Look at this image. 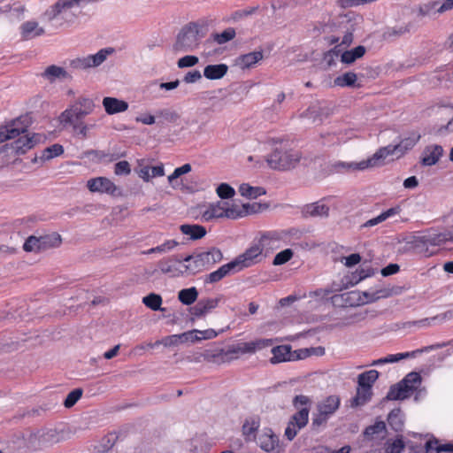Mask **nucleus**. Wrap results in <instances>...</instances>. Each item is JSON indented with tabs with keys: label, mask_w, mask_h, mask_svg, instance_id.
I'll return each instance as SVG.
<instances>
[{
	"label": "nucleus",
	"mask_w": 453,
	"mask_h": 453,
	"mask_svg": "<svg viewBox=\"0 0 453 453\" xmlns=\"http://www.w3.org/2000/svg\"><path fill=\"white\" fill-rule=\"evenodd\" d=\"M73 436V431L65 425L38 430L30 436V444L35 449L52 447L67 441Z\"/></svg>",
	"instance_id": "nucleus-4"
},
{
	"label": "nucleus",
	"mask_w": 453,
	"mask_h": 453,
	"mask_svg": "<svg viewBox=\"0 0 453 453\" xmlns=\"http://www.w3.org/2000/svg\"><path fill=\"white\" fill-rule=\"evenodd\" d=\"M222 300V296L214 298H206L200 300L195 306L190 309V313L194 317L201 318L217 308Z\"/></svg>",
	"instance_id": "nucleus-22"
},
{
	"label": "nucleus",
	"mask_w": 453,
	"mask_h": 453,
	"mask_svg": "<svg viewBox=\"0 0 453 453\" xmlns=\"http://www.w3.org/2000/svg\"><path fill=\"white\" fill-rule=\"evenodd\" d=\"M118 439V436L116 433H109L106 435H104L101 441H99L98 445L96 447L98 452H106L110 449L113 447L116 441Z\"/></svg>",
	"instance_id": "nucleus-53"
},
{
	"label": "nucleus",
	"mask_w": 453,
	"mask_h": 453,
	"mask_svg": "<svg viewBox=\"0 0 453 453\" xmlns=\"http://www.w3.org/2000/svg\"><path fill=\"white\" fill-rule=\"evenodd\" d=\"M372 389L368 387L358 386L357 395L353 399V404L356 406L363 405L372 397Z\"/></svg>",
	"instance_id": "nucleus-51"
},
{
	"label": "nucleus",
	"mask_w": 453,
	"mask_h": 453,
	"mask_svg": "<svg viewBox=\"0 0 453 453\" xmlns=\"http://www.w3.org/2000/svg\"><path fill=\"white\" fill-rule=\"evenodd\" d=\"M365 53L364 46H357L349 50H342L338 55L341 56V61L344 64L349 65L354 63L357 59L362 58Z\"/></svg>",
	"instance_id": "nucleus-36"
},
{
	"label": "nucleus",
	"mask_w": 453,
	"mask_h": 453,
	"mask_svg": "<svg viewBox=\"0 0 453 453\" xmlns=\"http://www.w3.org/2000/svg\"><path fill=\"white\" fill-rule=\"evenodd\" d=\"M400 211H401V209L399 206L390 208V209L381 212L377 217L367 220L365 223H364L363 226L364 227L374 226L380 223H382L383 221L387 220L388 219L399 214Z\"/></svg>",
	"instance_id": "nucleus-37"
},
{
	"label": "nucleus",
	"mask_w": 453,
	"mask_h": 453,
	"mask_svg": "<svg viewBox=\"0 0 453 453\" xmlns=\"http://www.w3.org/2000/svg\"><path fill=\"white\" fill-rule=\"evenodd\" d=\"M179 246V242L173 239L165 240L160 245L156 246L157 253L165 254L174 250Z\"/></svg>",
	"instance_id": "nucleus-64"
},
{
	"label": "nucleus",
	"mask_w": 453,
	"mask_h": 453,
	"mask_svg": "<svg viewBox=\"0 0 453 453\" xmlns=\"http://www.w3.org/2000/svg\"><path fill=\"white\" fill-rule=\"evenodd\" d=\"M415 433L410 434V439L407 440L405 445L412 453H423L424 451V441H420L413 437Z\"/></svg>",
	"instance_id": "nucleus-61"
},
{
	"label": "nucleus",
	"mask_w": 453,
	"mask_h": 453,
	"mask_svg": "<svg viewBox=\"0 0 453 453\" xmlns=\"http://www.w3.org/2000/svg\"><path fill=\"white\" fill-rule=\"evenodd\" d=\"M324 353L325 349L321 347L300 349L291 351V361L304 359L312 355L322 356Z\"/></svg>",
	"instance_id": "nucleus-42"
},
{
	"label": "nucleus",
	"mask_w": 453,
	"mask_h": 453,
	"mask_svg": "<svg viewBox=\"0 0 453 453\" xmlns=\"http://www.w3.org/2000/svg\"><path fill=\"white\" fill-rule=\"evenodd\" d=\"M257 443L261 449L265 452H276L280 449L279 438L271 428L262 430L258 436Z\"/></svg>",
	"instance_id": "nucleus-19"
},
{
	"label": "nucleus",
	"mask_w": 453,
	"mask_h": 453,
	"mask_svg": "<svg viewBox=\"0 0 453 453\" xmlns=\"http://www.w3.org/2000/svg\"><path fill=\"white\" fill-rule=\"evenodd\" d=\"M183 277L195 275L203 270L197 254L189 255L182 258Z\"/></svg>",
	"instance_id": "nucleus-28"
},
{
	"label": "nucleus",
	"mask_w": 453,
	"mask_h": 453,
	"mask_svg": "<svg viewBox=\"0 0 453 453\" xmlns=\"http://www.w3.org/2000/svg\"><path fill=\"white\" fill-rule=\"evenodd\" d=\"M22 35L26 39H32L36 36H40L44 34V29L39 27L35 21H27L22 27Z\"/></svg>",
	"instance_id": "nucleus-40"
},
{
	"label": "nucleus",
	"mask_w": 453,
	"mask_h": 453,
	"mask_svg": "<svg viewBox=\"0 0 453 453\" xmlns=\"http://www.w3.org/2000/svg\"><path fill=\"white\" fill-rule=\"evenodd\" d=\"M102 105L108 115L122 113L128 109L127 102L112 96L104 97Z\"/></svg>",
	"instance_id": "nucleus-23"
},
{
	"label": "nucleus",
	"mask_w": 453,
	"mask_h": 453,
	"mask_svg": "<svg viewBox=\"0 0 453 453\" xmlns=\"http://www.w3.org/2000/svg\"><path fill=\"white\" fill-rule=\"evenodd\" d=\"M238 191L243 197L249 199H256L265 194V190L262 187H253L248 183H242L239 186Z\"/></svg>",
	"instance_id": "nucleus-39"
},
{
	"label": "nucleus",
	"mask_w": 453,
	"mask_h": 453,
	"mask_svg": "<svg viewBox=\"0 0 453 453\" xmlns=\"http://www.w3.org/2000/svg\"><path fill=\"white\" fill-rule=\"evenodd\" d=\"M162 297L159 295L154 293L149 294L142 298V303L152 311L162 310Z\"/></svg>",
	"instance_id": "nucleus-54"
},
{
	"label": "nucleus",
	"mask_w": 453,
	"mask_h": 453,
	"mask_svg": "<svg viewBox=\"0 0 453 453\" xmlns=\"http://www.w3.org/2000/svg\"><path fill=\"white\" fill-rule=\"evenodd\" d=\"M419 139L418 135L413 134L401 141L397 145H388L380 149L371 157L359 162L341 163L340 165L347 172L364 171L368 168L377 167L382 165L383 160L389 155L399 157L405 151L415 146Z\"/></svg>",
	"instance_id": "nucleus-2"
},
{
	"label": "nucleus",
	"mask_w": 453,
	"mask_h": 453,
	"mask_svg": "<svg viewBox=\"0 0 453 453\" xmlns=\"http://www.w3.org/2000/svg\"><path fill=\"white\" fill-rule=\"evenodd\" d=\"M196 254L203 269L220 262L223 258L222 252L216 248Z\"/></svg>",
	"instance_id": "nucleus-27"
},
{
	"label": "nucleus",
	"mask_w": 453,
	"mask_h": 453,
	"mask_svg": "<svg viewBox=\"0 0 453 453\" xmlns=\"http://www.w3.org/2000/svg\"><path fill=\"white\" fill-rule=\"evenodd\" d=\"M257 203H241L234 201H216L202 205V220L210 222L220 219H239L257 211Z\"/></svg>",
	"instance_id": "nucleus-1"
},
{
	"label": "nucleus",
	"mask_w": 453,
	"mask_h": 453,
	"mask_svg": "<svg viewBox=\"0 0 453 453\" xmlns=\"http://www.w3.org/2000/svg\"><path fill=\"white\" fill-rule=\"evenodd\" d=\"M423 351V349H416L411 352L390 354L385 357L379 358L380 364L382 365L386 364L395 363L405 358L415 357L418 354L422 353Z\"/></svg>",
	"instance_id": "nucleus-43"
},
{
	"label": "nucleus",
	"mask_w": 453,
	"mask_h": 453,
	"mask_svg": "<svg viewBox=\"0 0 453 453\" xmlns=\"http://www.w3.org/2000/svg\"><path fill=\"white\" fill-rule=\"evenodd\" d=\"M340 406V398L337 395H330L319 404L320 415L328 416L333 414Z\"/></svg>",
	"instance_id": "nucleus-31"
},
{
	"label": "nucleus",
	"mask_w": 453,
	"mask_h": 453,
	"mask_svg": "<svg viewBox=\"0 0 453 453\" xmlns=\"http://www.w3.org/2000/svg\"><path fill=\"white\" fill-rule=\"evenodd\" d=\"M95 109L96 104L92 98L81 96L59 115L58 120L66 127L67 124L82 120L86 116L92 114Z\"/></svg>",
	"instance_id": "nucleus-5"
},
{
	"label": "nucleus",
	"mask_w": 453,
	"mask_h": 453,
	"mask_svg": "<svg viewBox=\"0 0 453 453\" xmlns=\"http://www.w3.org/2000/svg\"><path fill=\"white\" fill-rule=\"evenodd\" d=\"M87 188L92 193L117 195L118 187L106 177H96L88 180Z\"/></svg>",
	"instance_id": "nucleus-17"
},
{
	"label": "nucleus",
	"mask_w": 453,
	"mask_h": 453,
	"mask_svg": "<svg viewBox=\"0 0 453 453\" xmlns=\"http://www.w3.org/2000/svg\"><path fill=\"white\" fill-rule=\"evenodd\" d=\"M191 165L189 164H184L183 165L177 167L174 169L173 173L170 174L167 178L169 184L174 189L180 188V182L179 179L186 173L191 172Z\"/></svg>",
	"instance_id": "nucleus-41"
},
{
	"label": "nucleus",
	"mask_w": 453,
	"mask_h": 453,
	"mask_svg": "<svg viewBox=\"0 0 453 453\" xmlns=\"http://www.w3.org/2000/svg\"><path fill=\"white\" fill-rule=\"evenodd\" d=\"M388 421L395 431H401L404 425V415L401 410L395 409L388 414Z\"/></svg>",
	"instance_id": "nucleus-46"
},
{
	"label": "nucleus",
	"mask_w": 453,
	"mask_h": 453,
	"mask_svg": "<svg viewBox=\"0 0 453 453\" xmlns=\"http://www.w3.org/2000/svg\"><path fill=\"white\" fill-rule=\"evenodd\" d=\"M180 232L189 236V239L191 240H198L205 236L206 234V229L204 226L200 225H190V224H184L180 226Z\"/></svg>",
	"instance_id": "nucleus-34"
},
{
	"label": "nucleus",
	"mask_w": 453,
	"mask_h": 453,
	"mask_svg": "<svg viewBox=\"0 0 453 453\" xmlns=\"http://www.w3.org/2000/svg\"><path fill=\"white\" fill-rule=\"evenodd\" d=\"M228 71L226 64L208 65L203 69V75L208 80H219L223 78Z\"/></svg>",
	"instance_id": "nucleus-32"
},
{
	"label": "nucleus",
	"mask_w": 453,
	"mask_h": 453,
	"mask_svg": "<svg viewBox=\"0 0 453 453\" xmlns=\"http://www.w3.org/2000/svg\"><path fill=\"white\" fill-rule=\"evenodd\" d=\"M357 81V74L353 72L345 73L334 80V84L338 87H351Z\"/></svg>",
	"instance_id": "nucleus-55"
},
{
	"label": "nucleus",
	"mask_w": 453,
	"mask_h": 453,
	"mask_svg": "<svg viewBox=\"0 0 453 453\" xmlns=\"http://www.w3.org/2000/svg\"><path fill=\"white\" fill-rule=\"evenodd\" d=\"M271 363L278 364L291 361V348L288 345H280L272 349Z\"/></svg>",
	"instance_id": "nucleus-33"
},
{
	"label": "nucleus",
	"mask_w": 453,
	"mask_h": 453,
	"mask_svg": "<svg viewBox=\"0 0 453 453\" xmlns=\"http://www.w3.org/2000/svg\"><path fill=\"white\" fill-rule=\"evenodd\" d=\"M227 353L233 355L254 354V349L251 347L250 342H239L231 346Z\"/></svg>",
	"instance_id": "nucleus-56"
},
{
	"label": "nucleus",
	"mask_w": 453,
	"mask_h": 453,
	"mask_svg": "<svg viewBox=\"0 0 453 453\" xmlns=\"http://www.w3.org/2000/svg\"><path fill=\"white\" fill-rule=\"evenodd\" d=\"M258 7H248L242 10H236L233 12L230 16L227 18V21L236 23L239 22L245 18L251 16L257 11Z\"/></svg>",
	"instance_id": "nucleus-52"
},
{
	"label": "nucleus",
	"mask_w": 453,
	"mask_h": 453,
	"mask_svg": "<svg viewBox=\"0 0 453 453\" xmlns=\"http://www.w3.org/2000/svg\"><path fill=\"white\" fill-rule=\"evenodd\" d=\"M420 384V374L415 372H410L402 381L391 387L387 397L389 400H404L410 397Z\"/></svg>",
	"instance_id": "nucleus-9"
},
{
	"label": "nucleus",
	"mask_w": 453,
	"mask_h": 453,
	"mask_svg": "<svg viewBox=\"0 0 453 453\" xmlns=\"http://www.w3.org/2000/svg\"><path fill=\"white\" fill-rule=\"evenodd\" d=\"M287 234L283 231H270L263 234L257 241L266 253L280 248L286 243Z\"/></svg>",
	"instance_id": "nucleus-13"
},
{
	"label": "nucleus",
	"mask_w": 453,
	"mask_h": 453,
	"mask_svg": "<svg viewBox=\"0 0 453 453\" xmlns=\"http://www.w3.org/2000/svg\"><path fill=\"white\" fill-rule=\"evenodd\" d=\"M135 172L139 178L145 182H150L153 178L162 177L165 175V168L163 164L156 166H150L144 163L143 160L138 162Z\"/></svg>",
	"instance_id": "nucleus-20"
},
{
	"label": "nucleus",
	"mask_w": 453,
	"mask_h": 453,
	"mask_svg": "<svg viewBox=\"0 0 453 453\" xmlns=\"http://www.w3.org/2000/svg\"><path fill=\"white\" fill-rule=\"evenodd\" d=\"M197 297L198 291L195 287L181 289L178 293L179 301L185 305H190L194 303L196 301Z\"/></svg>",
	"instance_id": "nucleus-45"
},
{
	"label": "nucleus",
	"mask_w": 453,
	"mask_h": 453,
	"mask_svg": "<svg viewBox=\"0 0 453 453\" xmlns=\"http://www.w3.org/2000/svg\"><path fill=\"white\" fill-rule=\"evenodd\" d=\"M158 268L161 273L168 274L171 277H183L182 259L178 256L164 257L158 262Z\"/></svg>",
	"instance_id": "nucleus-16"
},
{
	"label": "nucleus",
	"mask_w": 453,
	"mask_h": 453,
	"mask_svg": "<svg viewBox=\"0 0 453 453\" xmlns=\"http://www.w3.org/2000/svg\"><path fill=\"white\" fill-rule=\"evenodd\" d=\"M203 37L200 26L189 23L179 32L173 49L176 53L193 51L198 48Z\"/></svg>",
	"instance_id": "nucleus-7"
},
{
	"label": "nucleus",
	"mask_w": 453,
	"mask_h": 453,
	"mask_svg": "<svg viewBox=\"0 0 453 453\" xmlns=\"http://www.w3.org/2000/svg\"><path fill=\"white\" fill-rule=\"evenodd\" d=\"M40 238L42 242L41 247H42V250H46L51 248H57L62 242L61 236L57 233H51L49 234L42 235L40 236Z\"/></svg>",
	"instance_id": "nucleus-48"
},
{
	"label": "nucleus",
	"mask_w": 453,
	"mask_h": 453,
	"mask_svg": "<svg viewBox=\"0 0 453 453\" xmlns=\"http://www.w3.org/2000/svg\"><path fill=\"white\" fill-rule=\"evenodd\" d=\"M413 437L424 441L423 453H453V443H441L439 440L430 434H414Z\"/></svg>",
	"instance_id": "nucleus-14"
},
{
	"label": "nucleus",
	"mask_w": 453,
	"mask_h": 453,
	"mask_svg": "<svg viewBox=\"0 0 453 453\" xmlns=\"http://www.w3.org/2000/svg\"><path fill=\"white\" fill-rule=\"evenodd\" d=\"M26 130V123L22 118H18L0 127V143L7 140L16 139Z\"/></svg>",
	"instance_id": "nucleus-18"
},
{
	"label": "nucleus",
	"mask_w": 453,
	"mask_h": 453,
	"mask_svg": "<svg viewBox=\"0 0 453 453\" xmlns=\"http://www.w3.org/2000/svg\"><path fill=\"white\" fill-rule=\"evenodd\" d=\"M388 292L384 289L377 290L375 292H350L349 293V299L353 303L352 304L361 305L367 303L374 302L380 298L387 297Z\"/></svg>",
	"instance_id": "nucleus-21"
},
{
	"label": "nucleus",
	"mask_w": 453,
	"mask_h": 453,
	"mask_svg": "<svg viewBox=\"0 0 453 453\" xmlns=\"http://www.w3.org/2000/svg\"><path fill=\"white\" fill-rule=\"evenodd\" d=\"M179 334H172L157 341L153 346L164 345L165 347H173L181 344Z\"/></svg>",
	"instance_id": "nucleus-62"
},
{
	"label": "nucleus",
	"mask_w": 453,
	"mask_h": 453,
	"mask_svg": "<svg viewBox=\"0 0 453 453\" xmlns=\"http://www.w3.org/2000/svg\"><path fill=\"white\" fill-rule=\"evenodd\" d=\"M405 442L402 437L388 439L384 445L385 453H402L405 448Z\"/></svg>",
	"instance_id": "nucleus-49"
},
{
	"label": "nucleus",
	"mask_w": 453,
	"mask_h": 453,
	"mask_svg": "<svg viewBox=\"0 0 453 453\" xmlns=\"http://www.w3.org/2000/svg\"><path fill=\"white\" fill-rule=\"evenodd\" d=\"M235 36L236 31L234 27H227L221 33H216L212 35L213 41L219 45L225 44L234 40Z\"/></svg>",
	"instance_id": "nucleus-50"
},
{
	"label": "nucleus",
	"mask_w": 453,
	"mask_h": 453,
	"mask_svg": "<svg viewBox=\"0 0 453 453\" xmlns=\"http://www.w3.org/2000/svg\"><path fill=\"white\" fill-rule=\"evenodd\" d=\"M81 0H58L46 12L49 19H55L59 14L65 10L79 4Z\"/></svg>",
	"instance_id": "nucleus-29"
},
{
	"label": "nucleus",
	"mask_w": 453,
	"mask_h": 453,
	"mask_svg": "<svg viewBox=\"0 0 453 453\" xmlns=\"http://www.w3.org/2000/svg\"><path fill=\"white\" fill-rule=\"evenodd\" d=\"M112 48H104L97 51L96 54L87 55L76 58L72 60L71 65L79 70H87L101 65L107 58L113 53Z\"/></svg>",
	"instance_id": "nucleus-11"
},
{
	"label": "nucleus",
	"mask_w": 453,
	"mask_h": 453,
	"mask_svg": "<svg viewBox=\"0 0 453 453\" xmlns=\"http://www.w3.org/2000/svg\"><path fill=\"white\" fill-rule=\"evenodd\" d=\"M453 10V0H429L418 5L417 16L432 20Z\"/></svg>",
	"instance_id": "nucleus-10"
},
{
	"label": "nucleus",
	"mask_w": 453,
	"mask_h": 453,
	"mask_svg": "<svg viewBox=\"0 0 453 453\" xmlns=\"http://www.w3.org/2000/svg\"><path fill=\"white\" fill-rule=\"evenodd\" d=\"M82 393L83 391L81 388L73 389L67 395L64 402V405L66 408L73 407L81 399V397L82 396Z\"/></svg>",
	"instance_id": "nucleus-63"
},
{
	"label": "nucleus",
	"mask_w": 453,
	"mask_h": 453,
	"mask_svg": "<svg viewBox=\"0 0 453 453\" xmlns=\"http://www.w3.org/2000/svg\"><path fill=\"white\" fill-rule=\"evenodd\" d=\"M260 425L259 418L257 417H250L245 419L242 425V434L247 441L255 439V434Z\"/></svg>",
	"instance_id": "nucleus-35"
},
{
	"label": "nucleus",
	"mask_w": 453,
	"mask_h": 453,
	"mask_svg": "<svg viewBox=\"0 0 453 453\" xmlns=\"http://www.w3.org/2000/svg\"><path fill=\"white\" fill-rule=\"evenodd\" d=\"M448 242H453V227L443 229H430L426 233L414 237L415 246L426 256H432L434 252L429 247H437Z\"/></svg>",
	"instance_id": "nucleus-6"
},
{
	"label": "nucleus",
	"mask_w": 453,
	"mask_h": 453,
	"mask_svg": "<svg viewBox=\"0 0 453 453\" xmlns=\"http://www.w3.org/2000/svg\"><path fill=\"white\" fill-rule=\"evenodd\" d=\"M379 378V372L376 370H369L360 373L357 377V384L362 387H368L372 389L373 383Z\"/></svg>",
	"instance_id": "nucleus-47"
},
{
	"label": "nucleus",
	"mask_w": 453,
	"mask_h": 453,
	"mask_svg": "<svg viewBox=\"0 0 453 453\" xmlns=\"http://www.w3.org/2000/svg\"><path fill=\"white\" fill-rule=\"evenodd\" d=\"M217 196L222 200L226 201L228 199L233 198L235 196V190L233 187H231L227 183H220L216 188Z\"/></svg>",
	"instance_id": "nucleus-57"
},
{
	"label": "nucleus",
	"mask_w": 453,
	"mask_h": 453,
	"mask_svg": "<svg viewBox=\"0 0 453 453\" xmlns=\"http://www.w3.org/2000/svg\"><path fill=\"white\" fill-rule=\"evenodd\" d=\"M64 152V149L59 144H54L46 148L42 154V159L50 160L55 157L60 156Z\"/></svg>",
	"instance_id": "nucleus-60"
},
{
	"label": "nucleus",
	"mask_w": 453,
	"mask_h": 453,
	"mask_svg": "<svg viewBox=\"0 0 453 453\" xmlns=\"http://www.w3.org/2000/svg\"><path fill=\"white\" fill-rule=\"evenodd\" d=\"M322 111V107L320 103L314 102L312 103L306 110L302 111L299 115L301 119H307L312 123L320 120V115Z\"/></svg>",
	"instance_id": "nucleus-38"
},
{
	"label": "nucleus",
	"mask_w": 453,
	"mask_h": 453,
	"mask_svg": "<svg viewBox=\"0 0 453 453\" xmlns=\"http://www.w3.org/2000/svg\"><path fill=\"white\" fill-rule=\"evenodd\" d=\"M263 253V248L257 242L247 249L243 253L236 257L233 262L238 272H240L262 261L264 257Z\"/></svg>",
	"instance_id": "nucleus-12"
},
{
	"label": "nucleus",
	"mask_w": 453,
	"mask_h": 453,
	"mask_svg": "<svg viewBox=\"0 0 453 453\" xmlns=\"http://www.w3.org/2000/svg\"><path fill=\"white\" fill-rule=\"evenodd\" d=\"M301 154L293 149L290 144L282 140L275 141L272 152L266 157L268 166L273 170H288L297 165Z\"/></svg>",
	"instance_id": "nucleus-3"
},
{
	"label": "nucleus",
	"mask_w": 453,
	"mask_h": 453,
	"mask_svg": "<svg viewBox=\"0 0 453 453\" xmlns=\"http://www.w3.org/2000/svg\"><path fill=\"white\" fill-rule=\"evenodd\" d=\"M263 58V53L261 51H253L240 56L235 60V65L244 70L253 67Z\"/></svg>",
	"instance_id": "nucleus-30"
},
{
	"label": "nucleus",
	"mask_w": 453,
	"mask_h": 453,
	"mask_svg": "<svg viewBox=\"0 0 453 453\" xmlns=\"http://www.w3.org/2000/svg\"><path fill=\"white\" fill-rule=\"evenodd\" d=\"M443 155V149L437 144H431L425 148L422 153L421 163L426 166L434 165Z\"/></svg>",
	"instance_id": "nucleus-24"
},
{
	"label": "nucleus",
	"mask_w": 453,
	"mask_h": 453,
	"mask_svg": "<svg viewBox=\"0 0 453 453\" xmlns=\"http://www.w3.org/2000/svg\"><path fill=\"white\" fill-rule=\"evenodd\" d=\"M386 431V425L383 421H378L374 425L368 426L365 431L367 438L374 439L380 435H383Z\"/></svg>",
	"instance_id": "nucleus-58"
},
{
	"label": "nucleus",
	"mask_w": 453,
	"mask_h": 453,
	"mask_svg": "<svg viewBox=\"0 0 453 453\" xmlns=\"http://www.w3.org/2000/svg\"><path fill=\"white\" fill-rule=\"evenodd\" d=\"M41 246H42V242H41L40 236L37 237V236L31 235L26 240V242L23 245V249L27 252L37 253V252L42 251V247H41Z\"/></svg>",
	"instance_id": "nucleus-59"
},
{
	"label": "nucleus",
	"mask_w": 453,
	"mask_h": 453,
	"mask_svg": "<svg viewBox=\"0 0 453 453\" xmlns=\"http://www.w3.org/2000/svg\"><path fill=\"white\" fill-rule=\"evenodd\" d=\"M27 128V126L26 125L25 132L16 137L17 139L12 143V148L17 154L25 153L42 141L40 134H30Z\"/></svg>",
	"instance_id": "nucleus-15"
},
{
	"label": "nucleus",
	"mask_w": 453,
	"mask_h": 453,
	"mask_svg": "<svg viewBox=\"0 0 453 453\" xmlns=\"http://www.w3.org/2000/svg\"><path fill=\"white\" fill-rule=\"evenodd\" d=\"M310 399L305 395H297L294 400V405L298 411L293 415L285 429V436L292 441L297 434L298 431L304 427L309 419L310 409L308 404Z\"/></svg>",
	"instance_id": "nucleus-8"
},
{
	"label": "nucleus",
	"mask_w": 453,
	"mask_h": 453,
	"mask_svg": "<svg viewBox=\"0 0 453 453\" xmlns=\"http://www.w3.org/2000/svg\"><path fill=\"white\" fill-rule=\"evenodd\" d=\"M42 76L52 82L57 79H65L67 77V72L61 66L52 65L44 70Z\"/></svg>",
	"instance_id": "nucleus-44"
},
{
	"label": "nucleus",
	"mask_w": 453,
	"mask_h": 453,
	"mask_svg": "<svg viewBox=\"0 0 453 453\" xmlns=\"http://www.w3.org/2000/svg\"><path fill=\"white\" fill-rule=\"evenodd\" d=\"M234 273H238V270L232 260L231 262L221 265L216 271L209 273L206 276L204 281L206 283H215L226 277L227 275Z\"/></svg>",
	"instance_id": "nucleus-26"
},
{
	"label": "nucleus",
	"mask_w": 453,
	"mask_h": 453,
	"mask_svg": "<svg viewBox=\"0 0 453 453\" xmlns=\"http://www.w3.org/2000/svg\"><path fill=\"white\" fill-rule=\"evenodd\" d=\"M330 205L326 199L309 203L303 208V214L310 217H326L328 216Z\"/></svg>",
	"instance_id": "nucleus-25"
}]
</instances>
